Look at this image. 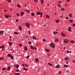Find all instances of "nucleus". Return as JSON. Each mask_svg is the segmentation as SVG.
I'll return each instance as SVG.
<instances>
[{"label": "nucleus", "instance_id": "obj_51", "mask_svg": "<svg viewBox=\"0 0 75 75\" xmlns=\"http://www.w3.org/2000/svg\"><path fill=\"white\" fill-rule=\"evenodd\" d=\"M62 2V1H59V2H58V3H61Z\"/></svg>", "mask_w": 75, "mask_h": 75}, {"label": "nucleus", "instance_id": "obj_11", "mask_svg": "<svg viewBox=\"0 0 75 75\" xmlns=\"http://www.w3.org/2000/svg\"><path fill=\"white\" fill-rule=\"evenodd\" d=\"M14 67H16V68H19V65L18 64H16V65L15 64H14Z\"/></svg>", "mask_w": 75, "mask_h": 75}, {"label": "nucleus", "instance_id": "obj_26", "mask_svg": "<svg viewBox=\"0 0 75 75\" xmlns=\"http://www.w3.org/2000/svg\"><path fill=\"white\" fill-rule=\"evenodd\" d=\"M69 16H70V17H72V13H70L69 14Z\"/></svg>", "mask_w": 75, "mask_h": 75}, {"label": "nucleus", "instance_id": "obj_21", "mask_svg": "<svg viewBox=\"0 0 75 75\" xmlns=\"http://www.w3.org/2000/svg\"><path fill=\"white\" fill-rule=\"evenodd\" d=\"M59 22V19H57L56 21V23H58Z\"/></svg>", "mask_w": 75, "mask_h": 75}, {"label": "nucleus", "instance_id": "obj_7", "mask_svg": "<svg viewBox=\"0 0 75 75\" xmlns=\"http://www.w3.org/2000/svg\"><path fill=\"white\" fill-rule=\"evenodd\" d=\"M18 28L20 31H22V28L21 27V26L19 25L18 26Z\"/></svg>", "mask_w": 75, "mask_h": 75}, {"label": "nucleus", "instance_id": "obj_41", "mask_svg": "<svg viewBox=\"0 0 75 75\" xmlns=\"http://www.w3.org/2000/svg\"><path fill=\"white\" fill-rule=\"evenodd\" d=\"M6 1H7L9 3H11V0H6Z\"/></svg>", "mask_w": 75, "mask_h": 75}, {"label": "nucleus", "instance_id": "obj_16", "mask_svg": "<svg viewBox=\"0 0 75 75\" xmlns=\"http://www.w3.org/2000/svg\"><path fill=\"white\" fill-rule=\"evenodd\" d=\"M32 38L34 40H37L38 39L37 38H36V37L35 36L32 37Z\"/></svg>", "mask_w": 75, "mask_h": 75}, {"label": "nucleus", "instance_id": "obj_48", "mask_svg": "<svg viewBox=\"0 0 75 75\" xmlns=\"http://www.w3.org/2000/svg\"><path fill=\"white\" fill-rule=\"evenodd\" d=\"M25 65L26 67H28V65H27L26 64H25Z\"/></svg>", "mask_w": 75, "mask_h": 75}, {"label": "nucleus", "instance_id": "obj_3", "mask_svg": "<svg viewBox=\"0 0 75 75\" xmlns=\"http://www.w3.org/2000/svg\"><path fill=\"white\" fill-rule=\"evenodd\" d=\"M37 14H38V15H40V17H42V13L40 12H38L37 13Z\"/></svg>", "mask_w": 75, "mask_h": 75}, {"label": "nucleus", "instance_id": "obj_38", "mask_svg": "<svg viewBox=\"0 0 75 75\" xmlns=\"http://www.w3.org/2000/svg\"><path fill=\"white\" fill-rule=\"evenodd\" d=\"M5 17L6 18H7L8 17V16H6V15H5Z\"/></svg>", "mask_w": 75, "mask_h": 75}, {"label": "nucleus", "instance_id": "obj_37", "mask_svg": "<svg viewBox=\"0 0 75 75\" xmlns=\"http://www.w3.org/2000/svg\"><path fill=\"white\" fill-rule=\"evenodd\" d=\"M23 70H25V71H27V69L25 68V67H24L23 69Z\"/></svg>", "mask_w": 75, "mask_h": 75}, {"label": "nucleus", "instance_id": "obj_28", "mask_svg": "<svg viewBox=\"0 0 75 75\" xmlns=\"http://www.w3.org/2000/svg\"><path fill=\"white\" fill-rule=\"evenodd\" d=\"M25 11L27 13H30V11L28 10H25Z\"/></svg>", "mask_w": 75, "mask_h": 75}, {"label": "nucleus", "instance_id": "obj_57", "mask_svg": "<svg viewBox=\"0 0 75 75\" xmlns=\"http://www.w3.org/2000/svg\"><path fill=\"white\" fill-rule=\"evenodd\" d=\"M28 44H31V42H28Z\"/></svg>", "mask_w": 75, "mask_h": 75}, {"label": "nucleus", "instance_id": "obj_14", "mask_svg": "<svg viewBox=\"0 0 75 75\" xmlns=\"http://www.w3.org/2000/svg\"><path fill=\"white\" fill-rule=\"evenodd\" d=\"M35 60L37 62H38V61H39V59L38 58H35Z\"/></svg>", "mask_w": 75, "mask_h": 75}, {"label": "nucleus", "instance_id": "obj_31", "mask_svg": "<svg viewBox=\"0 0 75 75\" xmlns=\"http://www.w3.org/2000/svg\"><path fill=\"white\" fill-rule=\"evenodd\" d=\"M41 4H43V3L44 2V1L43 0H41Z\"/></svg>", "mask_w": 75, "mask_h": 75}, {"label": "nucleus", "instance_id": "obj_8", "mask_svg": "<svg viewBox=\"0 0 75 75\" xmlns=\"http://www.w3.org/2000/svg\"><path fill=\"white\" fill-rule=\"evenodd\" d=\"M69 42H71V43H72V44H74L75 43V42L74 40H70Z\"/></svg>", "mask_w": 75, "mask_h": 75}, {"label": "nucleus", "instance_id": "obj_52", "mask_svg": "<svg viewBox=\"0 0 75 75\" xmlns=\"http://www.w3.org/2000/svg\"><path fill=\"white\" fill-rule=\"evenodd\" d=\"M43 42H45V41H46L45 39H43Z\"/></svg>", "mask_w": 75, "mask_h": 75}, {"label": "nucleus", "instance_id": "obj_59", "mask_svg": "<svg viewBox=\"0 0 75 75\" xmlns=\"http://www.w3.org/2000/svg\"><path fill=\"white\" fill-rule=\"evenodd\" d=\"M72 62H74V63H75V61L73 60Z\"/></svg>", "mask_w": 75, "mask_h": 75}, {"label": "nucleus", "instance_id": "obj_12", "mask_svg": "<svg viewBox=\"0 0 75 75\" xmlns=\"http://www.w3.org/2000/svg\"><path fill=\"white\" fill-rule=\"evenodd\" d=\"M58 32H57L54 31L53 32V34H54L55 35H56V34H58Z\"/></svg>", "mask_w": 75, "mask_h": 75}, {"label": "nucleus", "instance_id": "obj_29", "mask_svg": "<svg viewBox=\"0 0 75 75\" xmlns=\"http://www.w3.org/2000/svg\"><path fill=\"white\" fill-rule=\"evenodd\" d=\"M10 67H9L7 68V70H8V71H10Z\"/></svg>", "mask_w": 75, "mask_h": 75}, {"label": "nucleus", "instance_id": "obj_62", "mask_svg": "<svg viewBox=\"0 0 75 75\" xmlns=\"http://www.w3.org/2000/svg\"><path fill=\"white\" fill-rule=\"evenodd\" d=\"M67 53H69V52L68 50H67Z\"/></svg>", "mask_w": 75, "mask_h": 75}, {"label": "nucleus", "instance_id": "obj_43", "mask_svg": "<svg viewBox=\"0 0 75 75\" xmlns=\"http://www.w3.org/2000/svg\"><path fill=\"white\" fill-rule=\"evenodd\" d=\"M14 33L15 34H19L17 32H14Z\"/></svg>", "mask_w": 75, "mask_h": 75}, {"label": "nucleus", "instance_id": "obj_45", "mask_svg": "<svg viewBox=\"0 0 75 75\" xmlns=\"http://www.w3.org/2000/svg\"><path fill=\"white\" fill-rule=\"evenodd\" d=\"M34 15H35V14H34L33 13H32V16H34Z\"/></svg>", "mask_w": 75, "mask_h": 75}, {"label": "nucleus", "instance_id": "obj_17", "mask_svg": "<svg viewBox=\"0 0 75 75\" xmlns=\"http://www.w3.org/2000/svg\"><path fill=\"white\" fill-rule=\"evenodd\" d=\"M8 43L9 44V46H12V42H8Z\"/></svg>", "mask_w": 75, "mask_h": 75}, {"label": "nucleus", "instance_id": "obj_33", "mask_svg": "<svg viewBox=\"0 0 75 75\" xmlns=\"http://www.w3.org/2000/svg\"><path fill=\"white\" fill-rule=\"evenodd\" d=\"M69 21L71 23H73V21H74V20H72L71 19L69 20Z\"/></svg>", "mask_w": 75, "mask_h": 75}, {"label": "nucleus", "instance_id": "obj_13", "mask_svg": "<svg viewBox=\"0 0 75 75\" xmlns=\"http://www.w3.org/2000/svg\"><path fill=\"white\" fill-rule=\"evenodd\" d=\"M24 12H21V16H23V15H24Z\"/></svg>", "mask_w": 75, "mask_h": 75}, {"label": "nucleus", "instance_id": "obj_44", "mask_svg": "<svg viewBox=\"0 0 75 75\" xmlns=\"http://www.w3.org/2000/svg\"><path fill=\"white\" fill-rule=\"evenodd\" d=\"M57 5L58 6H59V7H61V6L60 4H57Z\"/></svg>", "mask_w": 75, "mask_h": 75}, {"label": "nucleus", "instance_id": "obj_46", "mask_svg": "<svg viewBox=\"0 0 75 75\" xmlns=\"http://www.w3.org/2000/svg\"><path fill=\"white\" fill-rule=\"evenodd\" d=\"M20 14L18 13H16V15L17 16H20Z\"/></svg>", "mask_w": 75, "mask_h": 75}, {"label": "nucleus", "instance_id": "obj_24", "mask_svg": "<svg viewBox=\"0 0 75 75\" xmlns=\"http://www.w3.org/2000/svg\"><path fill=\"white\" fill-rule=\"evenodd\" d=\"M30 48H31V49L32 50H34V47H33V46L32 45H30Z\"/></svg>", "mask_w": 75, "mask_h": 75}, {"label": "nucleus", "instance_id": "obj_39", "mask_svg": "<svg viewBox=\"0 0 75 75\" xmlns=\"http://www.w3.org/2000/svg\"><path fill=\"white\" fill-rule=\"evenodd\" d=\"M61 11H65V9L64 8H61Z\"/></svg>", "mask_w": 75, "mask_h": 75}, {"label": "nucleus", "instance_id": "obj_61", "mask_svg": "<svg viewBox=\"0 0 75 75\" xmlns=\"http://www.w3.org/2000/svg\"><path fill=\"white\" fill-rule=\"evenodd\" d=\"M67 1V2H69V0H66Z\"/></svg>", "mask_w": 75, "mask_h": 75}, {"label": "nucleus", "instance_id": "obj_20", "mask_svg": "<svg viewBox=\"0 0 75 75\" xmlns=\"http://www.w3.org/2000/svg\"><path fill=\"white\" fill-rule=\"evenodd\" d=\"M45 51H46L48 52H49V51H50V50H49V49H45Z\"/></svg>", "mask_w": 75, "mask_h": 75}, {"label": "nucleus", "instance_id": "obj_47", "mask_svg": "<svg viewBox=\"0 0 75 75\" xmlns=\"http://www.w3.org/2000/svg\"><path fill=\"white\" fill-rule=\"evenodd\" d=\"M16 71H17L18 72H20V71L19 70H16Z\"/></svg>", "mask_w": 75, "mask_h": 75}, {"label": "nucleus", "instance_id": "obj_60", "mask_svg": "<svg viewBox=\"0 0 75 75\" xmlns=\"http://www.w3.org/2000/svg\"><path fill=\"white\" fill-rule=\"evenodd\" d=\"M60 18H61V17H63V16H60L59 17Z\"/></svg>", "mask_w": 75, "mask_h": 75}, {"label": "nucleus", "instance_id": "obj_18", "mask_svg": "<svg viewBox=\"0 0 75 75\" xmlns=\"http://www.w3.org/2000/svg\"><path fill=\"white\" fill-rule=\"evenodd\" d=\"M59 40H58V39L56 38L55 39V42H58V41Z\"/></svg>", "mask_w": 75, "mask_h": 75}, {"label": "nucleus", "instance_id": "obj_5", "mask_svg": "<svg viewBox=\"0 0 75 75\" xmlns=\"http://www.w3.org/2000/svg\"><path fill=\"white\" fill-rule=\"evenodd\" d=\"M25 25L27 27H28V28H30V25L28 23H25Z\"/></svg>", "mask_w": 75, "mask_h": 75}, {"label": "nucleus", "instance_id": "obj_54", "mask_svg": "<svg viewBox=\"0 0 75 75\" xmlns=\"http://www.w3.org/2000/svg\"><path fill=\"white\" fill-rule=\"evenodd\" d=\"M16 22H18V19H16Z\"/></svg>", "mask_w": 75, "mask_h": 75}, {"label": "nucleus", "instance_id": "obj_9", "mask_svg": "<svg viewBox=\"0 0 75 75\" xmlns=\"http://www.w3.org/2000/svg\"><path fill=\"white\" fill-rule=\"evenodd\" d=\"M64 59L66 60V61H68V60H70L69 58L68 57H66L65 59Z\"/></svg>", "mask_w": 75, "mask_h": 75}, {"label": "nucleus", "instance_id": "obj_34", "mask_svg": "<svg viewBox=\"0 0 75 75\" xmlns=\"http://www.w3.org/2000/svg\"><path fill=\"white\" fill-rule=\"evenodd\" d=\"M3 59H4V58L3 57H0V60H3Z\"/></svg>", "mask_w": 75, "mask_h": 75}, {"label": "nucleus", "instance_id": "obj_50", "mask_svg": "<svg viewBox=\"0 0 75 75\" xmlns=\"http://www.w3.org/2000/svg\"><path fill=\"white\" fill-rule=\"evenodd\" d=\"M29 57H30V55H29L26 57V58H29Z\"/></svg>", "mask_w": 75, "mask_h": 75}, {"label": "nucleus", "instance_id": "obj_63", "mask_svg": "<svg viewBox=\"0 0 75 75\" xmlns=\"http://www.w3.org/2000/svg\"><path fill=\"white\" fill-rule=\"evenodd\" d=\"M22 65L23 66V67H24V64H22Z\"/></svg>", "mask_w": 75, "mask_h": 75}, {"label": "nucleus", "instance_id": "obj_40", "mask_svg": "<svg viewBox=\"0 0 75 75\" xmlns=\"http://www.w3.org/2000/svg\"><path fill=\"white\" fill-rule=\"evenodd\" d=\"M3 71V70H4L5 71H6V68H3V69H2V70Z\"/></svg>", "mask_w": 75, "mask_h": 75}, {"label": "nucleus", "instance_id": "obj_6", "mask_svg": "<svg viewBox=\"0 0 75 75\" xmlns=\"http://www.w3.org/2000/svg\"><path fill=\"white\" fill-rule=\"evenodd\" d=\"M68 42H69V41H68V40L67 39H65L64 40V43H68Z\"/></svg>", "mask_w": 75, "mask_h": 75}, {"label": "nucleus", "instance_id": "obj_23", "mask_svg": "<svg viewBox=\"0 0 75 75\" xmlns=\"http://www.w3.org/2000/svg\"><path fill=\"white\" fill-rule=\"evenodd\" d=\"M56 68H59V65H57V66H56Z\"/></svg>", "mask_w": 75, "mask_h": 75}, {"label": "nucleus", "instance_id": "obj_19", "mask_svg": "<svg viewBox=\"0 0 75 75\" xmlns=\"http://www.w3.org/2000/svg\"><path fill=\"white\" fill-rule=\"evenodd\" d=\"M47 64H48V65H50V66H52V64H51L50 63H47Z\"/></svg>", "mask_w": 75, "mask_h": 75}, {"label": "nucleus", "instance_id": "obj_42", "mask_svg": "<svg viewBox=\"0 0 75 75\" xmlns=\"http://www.w3.org/2000/svg\"><path fill=\"white\" fill-rule=\"evenodd\" d=\"M15 75H19L20 73H16L15 74Z\"/></svg>", "mask_w": 75, "mask_h": 75}, {"label": "nucleus", "instance_id": "obj_10", "mask_svg": "<svg viewBox=\"0 0 75 75\" xmlns=\"http://www.w3.org/2000/svg\"><path fill=\"white\" fill-rule=\"evenodd\" d=\"M68 31H69L71 32V28L70 27H69L68 29Z\"/></svg>", "mask_w": 75, "mask_h": 75}, {"label": "nucleus", "instance_id": "obj_56", "mask_svg": "<svg viewBox=\"0 0 75 75\" xmlns=\"http://www.w3.org/2000/svg\"><path fill=\"white\" fill-rule=\"evenodd\" d=\"M73 27H75V24H74L73 25Z\"/></svg>", "mask_w": 75, "mask_h": 75}, {"label": "nucleus", "instance_id": "obj_1", "mask_svg": "<svg viewBox=\"0 0 75 75\" xmlns=\"http://www.w3.org/2000/svg\"><path fill=\"white\" fill-rule=\"evenodd\" d=\"M49 45H50V44H49ZM50 45L52 48H54L55 47V44L53 43H52L50 44Z\"/></svg>", "mask_w": 75, "mask_h": 75}, {"label": "nucleus", "instance_id": "obj_58", "mask_svg": "<svg viewBox=\"0 0 75 75\" xmlns=\"http://www.w3.org/2000/svg\"><path fill=\"white\" fill-rule=\"evenodd\" d=\"M34 49H35V50H37V48H36V47H34Z\"/></svg>", "mask_w": 75, "mask_h": 75}, {"label": "nucleus", "instance_id": "obj_25", "mask_svg": "<svg viewBox=\"0 0 75 75\" xmlns=\"http://www.w3.org/2000/svg\"><path fill=\"white\" fill-rule=\"evenodd\" d=\"M46 16L47 17V18H50V15H46Z\"/></svg>", "mask_w": 75, "mask_h": 75}, {"label": "nucleus", "instance_id": "obj_15", "mask_svg": "<svg viewBox=\"0 0 75 75\" xmlns=\"http://www.w3.org/2000/svg\"><path fill=\"white\" fill-rule=\"evenodd\" d=\"M3 33H4V32L3 31H0V34H1V35H2L3 34Z\"/></svg>", "mask_w": 75, "mask_h": 75}, {"label": "nucleus", "instance_id": "obj_55", "mask_svg": "<svg viewBox=\"0 0 75 75\" xmlns=\"http://www.w3.org/2000/svg\"><path fill=\"white\" fill-rule=\"evenodd\" d=\"M28 33L30 35H31V33L30 31H28Z\"/></svg>", "mask_w": 75, "mask_h": 75}, {"label": "nucleus", "instance_id": "obj_49", "mask_svg": "<svg viewBox=\"0 0 75 75\" xmlns=\"http://www.w3.org/2000/svg\"><path fill=\"white\" fill-rule=\"evenodd\" d=\"M59 74H61V71H60L59 73H58Z\"/></svg>", "mask_w": 75, "mask_h": 75}, {"label": "nucleus", "instance_id": "obj_64", "mask_svg": "<svg viewBox=\"0 0 75 75\" xmlns=\"http://www.w3.org/2000/svg\"><path fill=\"white\" fill-rule=\"evenodd\" d=\"M10 38H11V36H9Z\"/></svg>", "mask_w": 75, "mask_h": 75}, {"label": "nucleus", "instance_id": "obj_53", "mask_svg": "<svg viewBox=\"0 0 75 75\" xmlns=\"http://www.w3.org/2000/svg\"><path fill=\"white\" fill-rule=\"evenodd\" d=\"M66 19H69V17H66Z\"/></svg>", "mask_w": 75, "mask_h": 75}, {"label": "nucleus", "instance_id": "obj_36", "mask_svg": "<svg viewBox=\"0 0 75 75\" xmlns=\"http://www.w3.org/2000/svg\"><path fill=\"white\" fill-rule=\"evenodd\" d=\"M64 67H66L67 68V67H68V65H64Z\"/></svg>", "mask_w": 75, "mask_h": 75}, {"label": "nucleus", "instance_id": "obj_32", "mask_svg": "<svg viewBox=\"0 0 75 75\" xmlns=\"http://www.w3.org/2000/svg\"><path fill=\"white\" fill-rule=\"evenodd\" d=\"M4 48V46L3 45H2L1 46V48H2L3 49V48Z\"/></svg>", "mask_w": 75, "mask_h": 75}, {"label": "nucleus", "instance_id": "obj_4", "mask_svg": "<svg viewBox=\"0 0 75 75\" xmlns=\"http://www.w3.org/2000/svg\"><path fill=\"white\" fill-rule=\"evenodd\" d=\"M61 36L63 37H66V35H65V33H61Z\"/></svg>", "mask_w": 75, "mask_h": 75}, {"label": "nucleus", "instance_id": "obj_30", "mask_svg": "<svg viewBox=\"0 0 75 75\" xmlns=\"http://www.w3.org/2000/svg\"><path fill=\"white\" fill-rule=\"evenodd\" d=\"M35 2V3H38V0H34Z\"/></svg>", "mask_w": 75, "mask_h": 75}, {"label": "nucleus", "instance_id": "obj_22", "mask_svg": "<svg viewBox=\"0 0 75 75\" xmlns=\"http://www.w3.org/2000/svg\"><path fill=\"white\" fill-rule=\"evenodd\" d=\"M23 48H24V50H25L26 51H28V49H27V47H23Z\"/></svg>", "mask_w": 75, "mask_h": 75}, {"label": "nucleus", "instance_id": "obj_27", "mask_svg": "<svg viewBox=\"0 0 75 75\" xmlns=\"http://www.w3.org/2000/svg\"><path fill=\"white\" fill-rule=\"evenodd\" d=\"M17 6L19 7V8H20V7H21V6H20V4L17 5Z\"/></svg>", "mask_w": 75, "mask_h": 75}, {"label": "nucleus", "instance_id": "obj_2", "mask_svg": "<svg viewBox=\"0 0 75 75\" xmlns=\"http://www.w3.org/2000/svg\"><path fill=\"white\" fill-rule=\"evenodd\" d=\"M7 57H10V58H11V59L13 60L14 58V57L13 56H12V55H11V54H8L7 55Z\"/></svg>", "mask_w": 75, "mask_h": 75}, {"label": "nucleus", "instance_id": "obj_35", "mask_svg": "<svg viewBox=\"0 0 75 75\" xmlns=\"http://www.w3.org/2000/svg\"><path fill=\"white\" fill-rule=\"evenodd\" d=\"M19 47H22L23 46L22 44H19Z\"/></svg>", "mask_w": 75, "mask_h": 75}]
</instances>
